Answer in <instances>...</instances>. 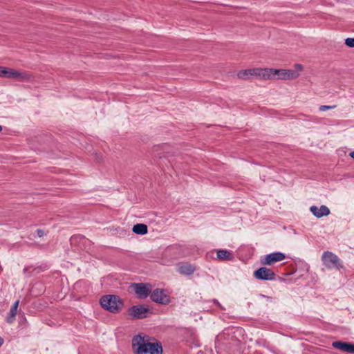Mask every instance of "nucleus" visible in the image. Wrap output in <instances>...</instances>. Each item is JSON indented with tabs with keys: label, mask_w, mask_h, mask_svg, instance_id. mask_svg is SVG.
Here are the masks:
<instances>
[{
	"label": "nucleus",
	"mask_w": 354,
	"mask_h": 354,
	"mask_svg": "<svg viewBox=\"0 0 354 354\" xmlns=\"http://www.w3.org/2000/svg\"><path fill=\"white\" fill-rule=\"evenodd\" d=\"M101 307L113 314L120 313L124 306V301L116 295H106L100 299Z\"/></svg>",
	"instance_id": "obj_1"
},
{
	"label": "nucleus",
	"mask_w": 354,
	"mask_h": 354,
	"mask_svg": "<svg viewBox=\"0 0 354 354\" xmlns=\"http://www.w3.org/2000/svg\"><path fill=\"white\" fill-rule=\"evenodd\" d=\"M195 270L196 267L188 263L181 265L178 268L179 272L184 275H191Z\"/></svg>",
	"instance_id": "obj_15"
},
{
	"label": "nucleus",
	"mask_w": 354,
	"mask_h": 354,
	"mask_svg": "<svg viewBox=\"0 0 354 354\" xmlns=\"http://www.w3.org/2000/svg\"><path fill=\"white\" fill-rule=\"evenodd\" d=\"M294 66L295 68V71H297L298 73L299 71H302L304 69L303 66L300 64H295Z\"/></svg>",
	"instance_id": "obj_22"
},
{
	"label": "nucleus",
	"mask_w": 354,
	"mask_h": 354,
	"mask_svg": "<svg viewBox=\"0 0 354 354\" xmlns=\"http://www.w3.org/2000/svg\"><path fill=\"white\" fill-rule=\"evenodd\" d=\"M19 300H17L13 305L12 306L9 313L8 314V316L6 317V321L8 323H12L15 319L17 312V308L19 306Z\"/></svg>",
	"instance_id": "obj_16"
},
{
	"label": "nucleus",
	"mask_w": 354,
	"mask_h": 354,
	"mask_svg": "<svg viewBox=\"0 0 354 354\" xmlns=\"http://www.w3.org/2000/svg\"><path fill=\"white\" fill-rule=\"evenodd\" d=\"M267 74L265 73V68H254L245 70H241L238 72L237 76L242 80H248L250 76L259 77L262 80H265Z\"/></svg>",
	"instance_id": "obj_6"
},
{
	"label": "nucleus",
	"mask_w": 354,
	"mask_h": 354,
	"mask_svg": "<svg viewBox=\"0 0 354 354\" xmlns=\"http://www.w3.org/2000/svg\"><path fill=\"white\" fill-rule=\"evenodd\" d=\"M322 261L324 266L328 269H336L340 270L343 268V264L339 257L334 253L326 251L322 255Z\"/></svg>",
	"instance_id": "obj_4"
},
{
	"label": "nucleus",
	"mask_w": 354,
	"mask_h": 354,
	"mask_svg": "<svg viewBox=\"0 0 354 354\" xmlns=\"http://www.w3.org/2000/svg\"><path fill=\"white\" fill-rule=\"evenodd\" d=\"M349 156H350L353 159H354V151H351V152L349 153Z\"/></svg>",
	"instance_id": "obj_26"
},
{
	"label": "nucleus",
	"mask_w": 354,
	"mask_h": 354,
	"mask_svg": "<svg viewBox=\"0 0 354 354\" xmlns=\"http://www.w3.org/2000/svg\"><path fill=\"white\" fill-rule=\"evenodd\" d=\"M265 73L267 74L265 80H270L277 76V80H295L297 78L299 73L292 69H275L265 68Z\"/></svg>",
	"instance_id": "obj_2"
},
{
	"label": "nucleus",
	"mask_w": 354,
	"mask_h": 354,
	"mask_svg": "<svg viewBox=\"0 0 354 354\" xmlns=\"http://www.w3.org/2000/svg\"><path fill=\"white\" fill-rule=\"evenodd\" d=\"M285 259V254L281 252H275L266 255L263 260H261V264L272 266L277 262L284 260Z\"/></svg>",
	"instance_id": "obj_10"
},
{
	"label": "nucleus",
	"mask_w": 354,
	"mask_h": 354,
	"mask_svg": "<svg viewBox=\"0 0 354 354\" xmlns=\"http://www.w3.org/2000/svg\"><path fill=\"white\" fill-rule=\"evenodd\" d=\"M10 68L0 66V77L8 78Z\"/></svg>",
	"instance_id": "obj_19"
},
{
	"label": "nucleus",
	"mask_w": 354,
	"mask_h": 354,
	"mask_svg": "<svg viewBox=\"0 0 354 354\" xmlns=\"http://www.w3.org/2000/svg\"><path fill=\"white\" fill-rule=\"evenodd\" d=\"M2 129H3V127H2V126L0 125V131H1Z\"/></svg>",
	"instance_id": "obj_27"
},
{
	"label": "nucleus",
	"mask_w": 354,
	"mask_h": 354,
	"mask_svg": "<svg viewBox=\"0 0 354 354\" xmlns=\"http://www.w3.org/2000/svg\"><path fill=\"white\" fill-rule=\"evenodd\" d=\"M253 275L255 279L261 281H272L276 279V274L270 268L260 267L257 269Z\"/></svg>",
	"instance_id": "obj_9"
},
{
	"label": "nucleus",
	"mask_w": 354,
	"mask_h": 354,
	"mask_svg": "<svg viewBox=\"0 0 354 354\" xmlns=\"http://www.w3.org/2000/svg\"><path fill=\"white\" fill-rule=\"evenodd\" d=\"M8 78H13L19 80H28L30 78V75L26 72H19L17 70L10 68Z\"/></svg>",
	"instance_id": "obj_13"
},
{
	"label": "nucleus",
	"mask_w": 354,
	"mask_h": 354,
	"mask_svg": "<svg viewBox=\"0 0 354 354\" xmlns=\"http://www.w3.org/2000/svg\"><path fill=\"white\" fill-rule=\"evenodd\" d=\"M132 349L135 354H150L148 342L140 335H135L132 339Z\"/></svg>",
	"instance_id": "obj_5"
},
{
	"label": "nucleus",
	"mask_w": 354,
	"mask_h": 354,
	"mask_svg": "<svg viewBox=\"0 0 354 354\" xmlns=\"http://www.w3.org/2000/svg\"><path fill=\"white\" fill-rule=\"evenodd\" d=\"M334 107H335V106H333L322 105L319 106V109L320 111H324L331 109Z\"/></svg>",
	"instance_id": "obj_21"
},
{
	"label": "nucleus",
	"mask_w": 354,
	"mask_h": 354,
	"mask_svg": "<svg viewBox=\"0 0 354 354\" xmlns=\"http://www.w3.org/2000/svg\"><path fill=\"white\" fill-rule=\"evenodd\" d=\"M333 348L342 351L354 354V343L343 341H335L332 343Z\"/></svg>",
	"instance_id": "obj_11"
},
{
	"label": "nucleus",
	"mask_w": 354,
	"mask_h": 354,
	"mask_svg": "<svg viewBox=\"0 0 354 354\" xmlns=\"http://www.w3.org/2000/svg\"><path fill=\"white\" fill-rule=\"evenodd\" d=\"M311 212L317 218H322V216L329 215L330 211L328 207L323 205H321L320 207L315 205L311 206Z\"/></svg>",
	"instance_id": "obj_12"
},
{
	"label": "nucleus",
	"mask_w": 354,
	"mask_h": 354,
	"mask_svg": "<svg viewBox=\"0 0 354 354\" xmlns=\"http://www.w3.org/2000/svg\"><path fill=\"white\" fill-rule=\"evenodd\" d=\"M166 290L162 288H156L152 291L151 299L158 304L167 305L170 303V297L166 292Z\"/></svg>",
	"instance_id": "obj_7"
},
{
	"label": "nucleus",
	"mask_w": 354,
	"mask_h": 354,
	"mask_svg": "<svg viewBox=\"0 0 354 354\" xmlns=\"http://www.w3.org/2000/svg\"><path fill=\"white\" fill-rule=\"evenodd\" d=\"M134 291L138 299H144L151 296L152 293L151 285L148 283H132Z\"/></svg>",
	"instance_id": "obj_8"
},
{
	"label": "nucleus",
	"mask_w": 354,
	"mask_h": 354,
	"mask_svg": "<svg viewBox=\"0 0 354 354\" xmlns=\"http://www.w3.org/2000/svg\"><path fill=\"white\" fill-rule=\"evenodd\" d=\"M95 160L97 162H101L102 160V156L100 154L95 153Z\"/></svg>",
	"instance_id": "obj_24"
},
{
	"label": "nucleus",
	"mask_w": 354,
	"mask_h": 354,
	"mask_svg": "<svg viewBox=\"0 0 354 354\" xmlns=\"http://www.w3.org/2000/svg\"><path fill=\"white\" fill-rule=\"evenodd\" d=\"M148 346L150 354H162V347L160 342L153 343L148 342Z\"/></svg>",
	"instance_id": "obj_18"
},
{
	"label": "nucleus",
	"mask_w": 354,
	"mask_h": 354,
	"mask_svg": "<svg viewBox=\"0 0 354 354\" xmlns=\"http://www.w3.org/2000/svg\"><path fill=\"white\" fill-rule=\"evenodd\" d=\"M127 312L133 320L145 319L153 314V310L146 305L133 306L128 308Z\"/></svg>",
	"instance_id": "obj_3"
},
{
	"label": "nucleus",
	"mask_w": 354,
	"mask_h": 354,
	"mask_svg": "<svg viewBox=\"0 0 354 354\" xmlns=\"http://www.w3.org/2000/svg\"><path fill=\"white\" fill-rule=\"evenodd\" d=\"M133 233L139 235H145L148 232V227L144 223H137L132 228Z\"/></svg>",
	"instance_id": "obj_17"
},
{
	"label": "nucleus",
	"mask_w": 354,
	"mask_h": 354,
	"mask_svg": "<svg viewBox=\"0 0 354 354\" xmlns=\"http://www.w3.org/2000/svg\"><path fill=\"white\" fill-rule=\"evenodd\" d=\"M217 258L219 261H232L234 259L233 254L226 250H218L216 252Z\"/></svg>",
	"instance_id": "obj_14"
},
{
	"label": "nucleus",
	"mask_w": 354,
	"mask_h": 354,
	"mask_svg": "<svg viewBox=\"0 0 354 354\" xmlns=\"http://www.w3.org/2000/svg\"><path fill=\"white\" fill-rule=\"evenodd\" d=\"M4 339L2 337L0 336V347L3 344Z\"/></svg>",
	"instance_id": "obj_25"
},
{
	"label": "nucleus",
	"mask_w": 354,
	"mask_h": 354,
	"mask_svg": "<svg viewBox=\"0 0 354 354\" xmlns=\"http://www.w3.org/2000/svg\"><path fill=\"white\" fill-rule=\"evenodd\" d=\"M36 234H37V236L42 237L44 236V231L41 229H37L36 230Z\"/></svg>",
	"instance_id": "obj_23"
},
{
	"label": "nucleus",
	"mask_w": 354,
	"mask_h": 354,
	"mask_svg": "<svg viewBox=\"0 0 354 354\" xmlns=\"http://www.w3.org/2000/svg\"><path fill=\"white\" fill-rule=\"evenodd\" d=\"M345 44L349 48H354V38H346L345 39Z\"/></svg>",
	"instance_id": "obj_20"
}]
</instances>
